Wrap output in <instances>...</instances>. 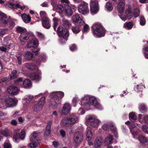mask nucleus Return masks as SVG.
Listing matches in <instances>:
<instances>
[{
    "label": "nucleus",
    "instance_id": "6e6d98bb",
    "mask_svg": "<svg viewBox=\"0 0 148 148\" xmlns=\"http://www.w3.org/2000/svg\"><path fill=\"white\" fill-rule=\"evenodd\" d=\"M51 3L52 5L53 9H56L57 5L56 2L55 0H51Z\"/></svg>",
    "mask_w": 148,
    "mask_h": 148
},
{
    "label": "nucleus",
    "instance_id": "5fc2aeb1",
    "mask_svg": "<svg viewBox=\"0 0 148 148\" xmlns=\"http://www.w3.org/2000/svg\"><path fill=\"white\" fill-rule=\"evenodd\" d=\"M110 127V124H105L103 125L102 128L105 130H109Z\"/></svg>",
    "mask_w": 148,
    "mask_h": 148
},
{
    "label": "nucleus",
    "instance_id": "58836bf2",
    "mask_svg": "<svg viewBox=\"0 0 148 148\" xmlns=\"http://www.w3.org/2000/svg\"><path fill=\"white\" fill-rule=\"evenodd\" d=\"M80 17L79 15L77 14H75L73 15L72 17V20L73 22L76 23H78V21H80L81 20H82L81 19L79 20Z\"/></svg>",
    "mask_w": 148,
    "mask_h": 148
},
{
    "label": "nucleus",
    "instance_id": "4be33fe9",
    "mask_svg": "<svg viewBox=\"0 0 148 148\" xmlns=\"http://www.w3.org/2000/svg\"><path fill=\"white\" fill-rule=\"evenodd\" d=\"M74 140L76 143L81 142L83 140V136L82 133L76 132L75 134Z\"/></svg>",
    "mask_w": 148,
    "mask_h": 148
},
{
    "label": "nucleus",
    "instance_id": "69168bd1",
    "mask_svg": "<svg viewBox=\"0 0 148 148\" xmlns=\"http://www.w3.org/2000/svg\"><path fill=\"white\" fill-rule=\"evenodd\" d=\"M109 129L112 131V132L116 130V128L115 127L114 125L111 124H110Z\"/></svg>",
    "mask_w": 148,
    "mask_h": 148
},
{
    "label": "nucleus",
    "instance_id": "e2e57ef3",
    "mask_svg": "<svg viewBox=\"0 0 148 148\" xmlns=\"http://www.w3.org/2000/svg\"><path fill=\"white\" fill-rule=\"evenodd\" d=\"M144 54L145 58L148 59V46L146 47Z\"/></svg>",
    "mask_w": 148,
    "mask_h": 148
},
{
    "label": "nucleus",
    "instance_id": "49530a36",
    "mask_svg": "<svg viewBox=\"0 0 148 148\" xmlns=\"http://www.w3.org/2000/svg\"><path fill=\"white\" fill-rule=\"evenodd\" d=\"M8 31V29L7 28L1 29L0 32V36H3L4 35L7 34Z\"/></svg>",
    "mask_w": 148,
    "mask_h": 148
},
{
    "label": "nucleus",
    "instance_id": "4c0bfd02",
    "mask_svg": "<svg viewBox=\"0 0 148 148\" xmlns=\"http://www.w3.org/2000/svg\"><path fill=\"white\" fill-rule=\"evenodd\" d=\"M92 134L90 130H88L86 133V140L88 141H90L92 139Z\"/></svg>",
    "mask_w": 148,
    "mask_h": 148
},
{
    "label": "nucleus",
    "instance_id": "aec40b11",
    "mask_svg": "<svg viewBox=\"0 0 148 148\" xmlns=\"http://www.w3.org/2000/svg\"><path fill=\"white\" fill-rule=\"evenodd\" d=\"M139 121L142 123H144L148 125V115L138 114Z\"/></svg>",
    "mask_w": 148,
    "mask_h": 148
},
{
    "label": "nucleus",
    "instance_id": "a878e982",
    "mask_svg": "<svg viewBox=\"0 0 148 148\" xmlns=\"http://www.w3.org/2000/svg\"><path fill=\"white\" fill-rule=\"evenodd\" d=\"M89 98L88 97H84L81 101V105L89 107Z\"/></svg>",
    "mask_w": 148,
    "mask_h": 148
},
{
    "label": "nucleus",
    "instance_id": "9d476101",
    "mask_svg": "<svg viewBox=\"0 0 148 148\" xmlns=\"http://www.w3.org/2000/svg\"><path fill=\"white\" fill-rule=\"evenodd\" d=\"M78 10L79 13L83 14L87 13L89 11L88 4L84 2L81 3L78 7Z\"/></svg>",
    "mask_w": 148,
    "mask_h": 148
},
{
    "label": "nucleus",
    "instance_id": "b1692460",
    "mask_svg": "<svg viewBox=\"0 0 148 148\" xmlns=\"http://www.w3.org/2000/svg\"><path fill=\"white\" fill-rule=\"evenodd\" d=\"M29 34L28 33L27 31L21 34L20 36V40L21 41L25 42L29 39Z\"/></svg>",
    "mask_w": 148,
    "mask_h": 148
},
{
    "label": "nucleus",
    "instance_id": "6ab92c4d",
    "mask_svg": "<svg viewBox=\"0 0 148 148\" xmlns=\"http://www.w3.org/2000/svg\"><path fill=\"white\" fill-rule=\"evenodd\" d=\"M52 123V121H50L47 123L45 131L44 132V136L45 137L48 136L51 134V126Z\"/></svg>",
    "mask_w": 148,
    "mask_h": 148
},
{
    "label": "nucleus",
    "instance_id": "c9c22d12",
    "mask_svg": "<svg viewBox=\"0 0 148 148\" xmlns=\"http://www.w3.org/2000/svg\"><path fill=\"white\" fill-rule=\"evenodd\" d=\"M24 57L26 59L29 60L33 58V55L30 52L27 51L25 54Z\"/></svg>",
    "mask_w": 148,
    "mask_h": 148
},
{
    "label": "nucleus",
    "instance_id": "4d7b16f0",
    "mask_svg": "<svg viewBox=\"0 0 148 148\" xmlns=\"http://www.w3.org/2000/svg\"><path fill=\"white\" fill-rule=\"evenodd\" d=\"M143 131L144 132L148 134V127L146 125L142 126V127Z\"/></svg>",
    "mask_w": 148,
    "mask_h": 148
},
{
    "label": "nucleus",
    "instance_id": "79ce46f5",
    "mask_svg": "<svg viewBox=\"0 0 148 148\" xmlns=\"http://www.w3.org/2000/svg\"><path fill=\"white\" fill-rule=\"evenodd\" d=\"M26 29L24 28L18 26L16 27V32L19 33H21V34L25 32H26Z\"/></svg>",
    "mask_w": 148,
    "mask_h": 148
},
{
    "label": "nucleus",
    "instance_id": "bf43d9fd",
    "mask_svg": "<svg viewBox=\"0 0 148 148\" xmlns=\"http://www.w3.org/2000/svg\"><path fill=\"white\" fill-rule=\"evenodd\" d=\"M63 24L64 26L68 27H69L71 25L69 22L67 20H64L63 21Z\"/></svg>",
    "mask_w": 148,
    "mask_h": 148
},
{
    "label": "nucleus",
    "instance_id": "a18cd8bd",
    "mask_svg": "<svg viewBox=\"0 0 148 148\" xmlns=\"http://www.w3.org/2000/svg\"><path fill=\"white\" fill-rule=\"evenodd\" d=\"M37 134L36 132H34L32 135H31L30 136V139L31 141L34 140H37L36 139L37 137Z\"/></svg>",
    "mask_w": 148,
    "mask_h": 148
},
{
    "label": "nucleus",
    "instance_id": "9b49d317",
    "mask_svg": "<svg viewBox=\"0 0 148 148\" xmlns=\"http://www.w3.org/2000/svg\"><path fill=\"white\" fill-rule=\"evenodd\" d=\"M99 10L98 2L96 0H91L90 3V11L91 13H96Z\"/></svg>",
    "mask_w": 148,
    "mask_h": 148
},
{
    "label": "nucleus",
    "instance_id": "3c124183",
    "mask_svg": "<svg viewBox=\"0 0 148 148\" xmlns=\"http://www.w3.org/2000/svg\"><path fill=\"white\" fill-rule=\"evenodd\" d=\"M90 30V28L89 25L87 24H85L84 26L83 30V32H88Z\"/></svg>",
    "mask_w": 148,
    "mask_h": 148
},
{
    "label": "nucleus",
    "instance_id": "c85d7f7f",
    "mask_svg": "<svg viewBox=\"0 0 148 148\" xmlns=\"http://www.w3.org/2000/svg\"><path fill=\"white\" fill-rule=\"evenodd\" d=\"M26 68L30 70H33L36 69V66L35 64L33 63H26L25 64Z\"/></svg>",
    "mask_w": 148,
    "mask_h": 148
},
{
    "label": "nucleus",
    "instance_id": "a19ab883",
    "mask_svg": "<svg viewBox=\"0 0 148 148\" xmlns=\"http://www.w3.org/2000/svg\"><path fill=\"white\" fill-rule=\"evenodd\" d=\"M125 28H127L128 29H131L133 26V22H129L127 23H125L124 25Z\"/></svg>",
    "mask_w": 148,
    "mask_h": 148
},
{
    "label": "nucleus",
    "instance_id": "0eeeda50",
    "mask_svg": "<svg viewBox=\"0 0 148 148\" xmlns=\"http://www.w3.org/2000/svg\"><path fill=\"white\" fill-rule=\"evenodd\" d=\"M76 8L74 5H70L69 4H64V12L66 15L68 17L71 16L73 10H75Z\"/></svg>",
    "mask_w": 148,
    "mask_h": 148
},
{
    "label": "nucleus",
    "instance_id": "1a4fd4ad",
    "mask_svg": "<svg viewBox=\"0 0 148 148\" xmlns=\"http://www.w3.org/2000/svg\"><path fill=\"white\" fill-rule=\"evenodd\" d=\"M18 101L17 100L11 97H8L5 99V104L8 107H14L16 106Z\"/></svg>",
    "mask_w": 148,
    "mask_h": 148
},
{
    "label": "nucleus",
    "instance_id": "c03bdc74",
    "mask_svg": "<svg viewBox=\"0 0 148 148\" xmlns=\"http://www.w3.org/2000/svg\"><path fill=\"white\" fill-rule=\"evenodd\" d=\"M56 8V11L59 12H62L64 10V7L61 5H57Z\"/></svg>",
    "mask_w": 148,
    "mask_h": 148
},
{
    "label": "nucleus",
    "instance_id": "bb28decb",
    "mask_svg": "<svg viewBox=\"0 0 148 148\" xmlns=\"http://www.w3.org/2000/svg\"><path fill=\"white\" fill-rule=\"evenodd\" d=\"M139 109L141 113H144L147 111L148 108L146 105L144 104H142L139 106Z\"/></svg>",
    "mask_w": 148,
    "mask_h": 148
},
{
    "label": "nucleus",
    "instance_id": "c756f323",
    "mask_svg": "<svg viewBox=\"0 0 148 148\" xmlns=\"http://www.w3.org/2000/svg\"><path fill=\"white\" fill-rule=\"evenodd\" d=\"M124 3L122 2H120L119 3L118 6V10L119 12L122 13L124 10Z\"/></svg>",
    "mask_w": 148,
    "mask_h": 148
},
{
    "label": "nucleus",
    "instance_id": "20e7f679",
    "mask_svg": "<svg viewBox=\"0 0 148 148\" xmlns=\"http://www.w3.org/2000/svg\"><path fill=\"white\" fill-rule=\"evenodd\" d=\"M77 118L76 114L72 113L62 120V125L66 127L69 126L76 123L77 120Z\"/></svg>",
    "mask_w": 148,
    "mask_h": 148
},
{
    "label": "nucleus",
    "instance_id": "2f4dec72",
    "mask_svg": "<svg viewBox=\"0 0 148 148\" xmlns=\"http://www.w3.org/2000/svg\"><path fill=\"white\" fill-rule=\"evenodd\" d=\"M125 14L128 19L131 18L132 16V13L131 9L128 8L125 12Z\"/></svg>",
    "mask_w": 148,
    "mask_h": 148
},
{
    "label": "nucleus",
    "instance_id": "423d86ee",
    "mask_svg": "<svg viewBox=\"0 0 148 148\" xmlns=\"http://www.w3.org/2000/svg\"><path fill=\"white\" fill-rule=\"evenodd\" d=\"M45 97H43L40 98L39 101H36L34 104V110L36 111L41 110L45 104Z\"/></svg>",
    "mask_w": 148,
    "mask_h": 148
},
{
    "label": "nucleus",
    "instance_id": "a211bd4d",
    "mask_svg": "<svg viewBox=\"0 0 148 148\" xmlns=\"http://www.w3.org/2000/svg\"><path fill=\"white\" fill-rule=\"evenodd\" d=\"M71 106L69 103H65L63 106L62 110V115H66L69 113L71 110Z\"/></svg>",
    "mask_w": 148,
    "mask_h": 148
},
{
    "label": "nucleus",
    "instance_id": "f3484780",
    "mask_svg": "<svg viewBox=\"0 0 148 148\" xmlns=\"http://www.w3.org/2000/svg\"><path fill=\"white\" fill-rule=\"evenodd\" d=\"M7 91L10 94L13 95H16L18 93L19 89L16 87L13 86H11L8 87Z\"/></svg>",
    "mask_w": 148,
    "mask_h": 148
},
{
    "label": "nucleus",
    "instance_id": "ddd939ff",
    "mask_svg": "<svg viewBox=\"0 0 148 148\" xmlns=\"http://www.w3.org/2000/svg\"><path fill=\"white\" fill-rule=\"evenodd\" d=\"M10 18V16H8L6 14L0 11V21L3 26L8 25Z\"/></svg>",
    "mask_w": 148,
    "mask_h": 148
},
{
    "label": "nucleus",
    "instance_id": "8fccbe9b",
    "mask_svg": "<svg viewBox=\"0 0 148 148\" xmlns=\"http://www.w3.org/2000/svg\"><path fill=\"white\" fill-rule=\"evenodd\" d=\"M134 89L138 92H141L143 89V87L142 85H138L134 88Z\"/></svg>",
    "mask_w": 148,
    "mask_h": 148
},
{
    "label": "nucleus",
    "instance_id": "09e8293b",
    "mask_svg": "<svg viewBox=\"0 0 148 148\" xmlns=\"http://www.w3.org/2000/svg\"><path fill=\"white\" fill-rule=\"evenodd\" d=\"M106 8L108 11H111L113 9L112 5L110 3H107L106 4Z\"/></svg>",
    "mask_w": 148,
    "mask_h": 148
},
{
    "label": "nucleus",
    "instance_id": "5701e85b",
    "mask_svg": "<svg viewBox=\"0 0 148 148\" xmlns=\"http://www.w3.org/2000/svg\"><path fill=\"white\" fill-rule=\"evenodd\" d=\"M130 130L132 135L134 136L137 135L138 133L139 128L136 127L135 123L133 125H131Z\"/></svg>",
    "mask_w": 148,
    "mask_h": 148
},
{
    "label": "nucleus",
    "instance_id": "393cba45",
    "mask_svg": "<svg viewBox=\"0 0 148 148\" xmlns=\"http://www.w3.org/2000/svg\"><path fill=\"white\" fill-rule=\"evenodd\" d=\"M21 17L23 21L26 23H29L31 21V17L29 14L24 13L21 15Z\"/></svg>",
    "mask_w": 148,
    "mask_h": 148
},
{
    "label": "nucleus",
    "instance_id": "f704fd0d",
    "mask_svg": "<svg viewBox=\"0 0 148 148\" xmlns=\"http://www.w3.org/2000/svg\"><path fill=\"white\" fill-rule=\"evenodd\" d=\"M31 141L32 143L29 144V145L30 147L35 148L40 145V143L38 140Z\"/></svg>",
    "mask_w": 148,
    "mask_h": 148
},
{
    "label": "nucleus",
    "instance_id": "39448f33",
    "mask_svg": "<svg viewBox=\"0 0 148 148\" xmlns=\"http://www.w3.org/2000/svg\"><path fill=\"white\" fill-rule=\"evenodd\" d=\"M56 31L59 37L66 40H67L69 36V33L67 29L63 28L62 27L60 26L58 27Z\"/></svg>",
    "mask_w": 148,
    "mask_h": 148
},
{
    "label": "nucleus",
    "instance_id": "f8f14e48",
    "mask_svg": "<svg viewBox=\"0 0 148 148\" xmlns=\"http://www.w3.org/2000/svg\"><path fill=\"white\" fill-rule=\"evenodd\" d=\"M89 107L93 106L97 109H100L101 108V106L98 102L97 101V99L94 97H89Z\"/></svg>",
    "mask_w": 148,
    "mask_h": 148
},
{
    "label": "nucleus",
    "instance_id": "7c9ffc66",
    "mask_svg": "<svg viewBox=\"0 0 148 148\" xmlns=\"http://www.w3.org/2000/svg\"><path fill=\"white\" fill-rule=\"evenodd\" d=\"M113 139L112 136L111 135L107 137L104 141V143L106 145H108L110 144Z\"/></svg>",
    "mask_w": 148,
    "mask_h": 148
},
{
    "label": "nucleus",
    "instance_id": "338daca9",
    "mask_svg": "<svg viewBox=\"0 0 148 148\" xmlns=\"http://www.w3.org/2000/svg\"><path fill=\"white\" fill-rule=\"evenodd\" d=\"M37 36L41 39L43 40L45 39L44 35L40 32H38L37 34Z\"/></svg>",
    "mask_w": 148,
    "mask_h": 148
},
{
    "label": "nucleus",
    "instance_id": "e433bc0d",
    "mask_svg": "<svg viewBox=\"0 0 148 148\" xmlns=\"http://www.w3.org/2000/svg\"><path fill=\"white\" fill-rule=\"evenodd\" d=\"M139 140L140 143H145L147 142V139L145 137L142 135H140L138 138Z\"/></svg>",
    "mask_w": 148,
    "mask_h": 148
},
{
    "label": "nucleus",
    "instance_id": "13d9d810",
    "mask_svg": "<svg viewBox=\"0 0 148 148\" xmlns=\"http://www.w3.org/2000/svg\"><path fill=\"white\" fill-rule=\"evenodd\" d=\"M9 22L10 23V26H11L12 27H14V26L15 25V23L13 20L10 19V17L9 19Z\"/></svg>",
    "mask_w": 148,
    "mask_h": 148
},
{
    "label": "nucleus",
    "instance_id": "412c9836",
    "mask_svg": "<svg viewBox=\"0 0 148 148\" xmlns=\"http://www.w3.org/2000/svg\"><path fill=\"white\" fill-rule=\"evenodd\" d=\"M42 24L43 26L45 28L49 29L51 27V25L50 24L49 22V18L44 17L42 19Z\"/></svg>",
    "mask_w": 148,
    "mask_h": 148
},
{
    "label": "nucleus",
    "instance_id": "2eb2a0df",
    "mask_svg": "<svg viewBox=\"0 0 148 148\" xmlns=\"http://www.w3.org/2000/svg\"><path fill=\"white\" fill-rule=\"evenodd\" d=\"M79 24L71 28V30L75 34L78 33L81 31L82 29V26L84 23V22L82 20H81L79 22Z\"/></svg>",
    "mask_w": 148,
    "mask_h": 148
},
{
    "label": "nucleus",
    "instance_id": "f257e3e1",
    "mask_svg": "<svg viewBox=\"0 0 148 148\" xmlns=\"http://www.w3.org/2000/svg\"><path fill=\"white\" fill-rule=\"evenodd\" d=\"M64 94L62 91L54 92L50 94V102L54 108H56L60 103V99L64 96Z\"/></svg>",
    "mask_w": 148,
    "mask_h": 148
},
{
    "label": "nucleus",
    "instance_id": "7ed1b4c3",
    "mask_svg": "<svg viewBox=\"0 0 148 148\" xmlns=\"http://www.w3.org/2000/svg\"><path fill=\"white\" fill-rule=\"evenodd\" d=\"M38 41L35 38L29 41L27 45V48L31 49L33 54L36 56L39 54L40 49L38 47Z\"/></svg>",
    "mask_w": 148,
    "mask_h": 148
},
{
    "label": "nucleus",
    "instance_id": "cd10ccee",
    "mask_svg": "<svg viewBox=\"0 0 148 148\" xmlns=\"http://www.w3.org/2000/svg\"><path fill=\"white\" fill-rule=\"evenodd\" d=\"M103 142V140L101 138L98 137L97 138L95 144L96 148H100V146L101 145Z\"/></svg>",
    "mask_w": 148,
    "mask_h": 148
},
{
    "label": "nucleus",
    "instance_id": "dca6fc26",
    "mask_svg": "<svg viewBox=\"0 0 148 148\" xmlns=\"http://www.w3.org/2000/svg\"><path fill=\"white\" fill-rule=\"evenodd\" d=\"M25 131H22L20 133L18 132H15L13 136V139L15 142H18V140L20 139L23 140L25 136Z\"/></svg>",
    "mask_w": 148,
    "mask_h": 148
},
{
    "label": "nucleus",
    "instance_id": "f03ea898",
    "mask_svg": "<svg viewBox=\"0 0 148 148\" xmlns=\"http://www.w3.org/2000/svg\"><path fill=\"white\" fill-rule=\"evenodd\" d=\"M92 28L95 36L101 37L104 36L106 30L101 23L95 24L92 26Z\"/></svg>",
    "mask_w": 148,
    "mask_h": 148
},
{
    "label": "nucleus",
    "instance_id": "680f3d73",
    "mask_svg": "<svg viewBox=\"0 0 148 148\" xmlns=\"http://www.w3.org/2000/svg\"><path fill=\"white\" fill-rule=\"evenodd\" d=\"M70 49L72 51H73L76 49L77 47L75 44H73L71 45L70 47Z\"/></svg>",
    "mask_w": 148,
    "mask_h": 148
},
{
    "label": "nucleus",
    "instance_id": "473e14b6",
    "mask_svg": "<svg viewBox=\"0 0 148 148\" xmlns=\"http://www.w3.org/2000/svg\"><path fill=\"white\" fill-rule=\"evenodd\" d=\"M23 85L25 88H26L30 87L32 86V84L30 80L26 79L23 82Z\"/></svg>",
    "mask_w": 148,
    "mask_h": 148
},
{
    "label": "nucleus",
    "instance_id": "ea45409f",
    "mask_svg": "<svg viewBox=\"0 0 148 148\" xmlns=\"http://www.w3.org/2000/svg\"><path fill=\"white\" fill-rule=\"evenodd\" d=\"M129 119L131 121L132 120H136L137 119V117L135 112H130L129 114Z\"/></svg>",
    "mask_w": 148,
    "mask_h": 148
},
{
    "label": "nucleus",
    "instance_id": "6e6552de",
    "mask_svg": "<svg viewBox=\"0 0 148 148\" xmlns=\"http://www.w3.org/2000/svg\"><path fill=\"white\" fill-rule=\"evenodd\" d=\"M88 124L90 125L92 127H97L99 125L100 121L99 120L94 118L90 116L87 119Z\"/></svg>",
    "mask_w": 148,
    "mask_h": 148
},
{
    "label": "nucleus",
    "instance_id": "864d4df0",
    "mask_svg": "<svg viewBox=\"0 0 148 148\" xmlns=\"http://www.w3.org/2000/svg\"><path fill=\"white\" fill-rule=\"evenodd\" d=\"M146 22L145 20L143 17H141L140 19V23L141 25H144L145 24Z\"/></svg>",
    "mask_w": 148,
    "mask_h": 148
},
{
    "label": "nucleus",
    "instance_id": "603ef678",
    "mask_svg": "<svg viewBox=\"0 0 148 148\" xmlns=\"http://www.w3.org/2000/svg\"><path fill=\"white\" fill-rule=\"evenodd\" d=\"M22 55H19L16 56L17 60L18 63L19 64H21L22 62Z\"/></svg>",
    "mask_w": 148,
    "mask_h": 148
},
{
    "label": "nucleus",
    "instance_id": "72a5a7b5",
    "mask_svg": "<svg viewBox=\"0 0 148 148\" xmlns=\"http://www.w3.org/2000/svg\"><path fill=\"white\" fill-rule=\"evenodd\" d=\"M17 71L16 70H13L11 73L10 75V79H13L18 77V75H17Z\"/></svg>",
    "mask_w": 148,
    "mask_h": 148
},
{
    "label": "nucleus",
    "instance_id": "de8ad7c7",
    "mask_svg": "<svg viewBox=\"0 0 148 148\" xmlns=\"http://www.w3.org/2000/svg\"><path fill=\"white\" fill-rule=\"evenodd\" d=\"M10 5L12 6V9L13 10L16 8H20V5L18 3H10Z\"/></svg>",
    "mask_w": 148,
    "mask_h": 148
},
{
    "label": "nucleus",
    "instance_id": "4468645a",
    "mask_svg": "<svg viewBox=\"0 0 148 148\" xmlns=\"http://www.w3.org/2000/svg\"><path fill=\"white\" fill-rule=\"evenodd\" d=\"M36 70V72L30 74V77L32 80L36 81H39L40 79L41 73L38 69H37Z\"/></svg>",
    "mask_w": 148,
    "mask_h": 148
},
{
    "label": "nucleus",
    "instance_id": "052dcab7",
    "mask_svg": "<svg viewBox=\"0 0 148 148\" xmlns=\"http://www.w3.org/2000/svg\"><path fill=\"white\" fill-rule=\"evenodd\" d=\"M28 98H26L25 99L26 100V102L27 103H29V101L32 99L33 98V96H31L30 95H27Z\"/></svg>",
    "mask_w": 148,
    "mask_h": 148
},
{
    "label": "nucleus",
    "instance_id": "0e129e2a",
    "mask_svg": "<svg viewBox=\"0 0 148 148\" xmlns=\"http://www.w3.org/2000/svg\"><path fill=\"white\" fill-rule=\"evenodd\" d=\"M140 14V12L139 10L138 9H136L134 10V15L136 17L139 15Z\"/></svg>",
    "mask_w": 148,
    "mask_h": 148
},
{
    "label": "nucleus",
    "instance_id": "774afa93",
    "mask_svg": "<svg viewBox=\"0 0 148 148\" xmlns=\"http://www.w3.org/2000/svg\"><path fill=\"white\" fill-rule=\"evenodd\" d=\"M120 18L123 21H125L127 18L125 14L123 15V14H121L119 16Z\"/></svg>",
    "mask_w": 148,
    "mask_h": 148
},
{
    "label": "nucleus",
    "instance_id": "37998d69",
    "mask_svg": "<svg viewBox=\"0 0 148 148\" xmlns=\"http://www.w3.org/2000/svg\"><path fill=\"white\" fill-rule=\"evenodd\" d=\"M46 58V56L45 54H40L39 56L38 60V62H39L38 63H39L41 62L45 61V60Z\"/></svg>",
    "mask_w": 148,
    "mask_h": 148
}]
</instances>
